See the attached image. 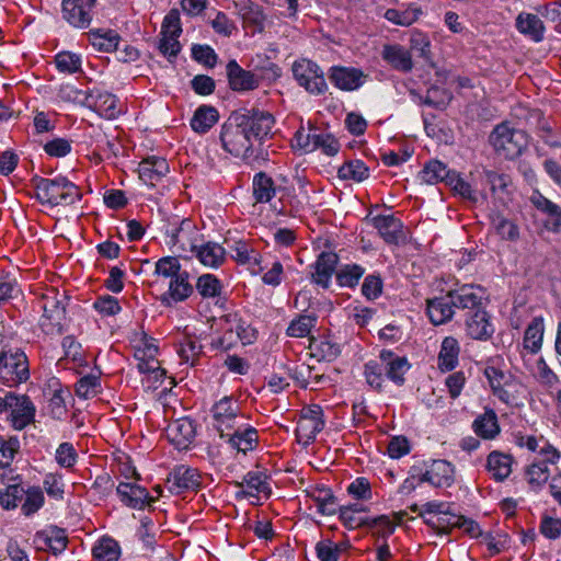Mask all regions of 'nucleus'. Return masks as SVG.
<instances>
[{
	"label": "nucleus",
	"mask_w": 561,
	"mask_h": 561,
	"mask_svg": "<svg viewBox=\"0 0 561 561\" xmlns=\"http://www.w3.org/2000/svg\"><path fill=\"white\" fill-rule=\"evenodd\" d=\"M36 407L25 393L0 391V415L15 431H22L35 421Z\"/></svg>",
	"instance_id": "obj_1"
},
{
	"label": "nucleus",
	"mask_w": 561,
	"mask_h": 561,
	"mask_svg": "<svg viewBox=\"0 0 561 561\" xmlns=\"http://www.w3.org/2000/svg\"><path fill=\"white\" fill-rule=\"evenodd\" d=\"M36 198L49 206L71 205L81 199L79 187L64 176L35 180Z\"/></svg>",
	"instance_id": "obj_2"
},
{
	"label": "nucleus",
	"mask_w": 561,
	"mask_h": 561,
	"mask_svg": "<svg viewBox=\"0 0 561 561\" xmlns=\"http://www.w3.org/2000/svg\"><path fill=\"white\" fill-rule=\"evenodd\" d=\"M490 144L500 157L513 160L527 148L528 139L525 131L502 123L492 130Z\"/></svg>",
	"instance_id": "obj_3"
},
{
	"label": "nucleus",
	"mask_w": 561,
	"mask_h": 561,
	"mask_svg": "<svg viewBox=\"0 0 561 561\" xmlns=\"http://www.w3.org/2000/svg\"><path fill=\"white\" fill-rule=\"evenodd\" d=\"M65 296L54 289L47 290L39 299L43 314L39 327L47 335H59L64 331L66 320Z\"/></svg>",
	"instance_id": "obj_4"
},
{
	"label": "nucleus",
	"mask_w": 561,
	"mask_h": 561,
	"mask_svg": "<svg viewBox=\"0 0 561 561\" xmlns=\"http://www.w3.org/2000/svg\"><path fill=\"white\" fill-rule=\"evenodd\" d=\"M220 141L222 148L234 157L243 159L252 156V140L238 116L230 117L221 127Z\"/></svg>",
	"instance_id": "obj_5"
},
{
	"label": "nucleus",
	"mask_w": 561,
	"mask_h": 561,
	"mask_svg": "<svg viewBox=\"0 0 561 561\" xmlns=\"http://www.w3.org/2000/svg\"><path fill=\"white\" fill-rule=\"evenodd\" d=\"M30 377L28 360L20 348L0 352V382L14 387Z\"/></svg>",
	"instance_id": "obj_6"
},
{
	"label": "nucleus",
	"mask_w": 561,
	"mask_h": 561,
	"mask_svg": "<svg viewBox=\"0 0 561 561\" xmlns=\"http://www.w3.org/2000/svg\"><path fill=\"white\" fill-rule=\"evenodd\" d=\"M213 426L219 436L230 430L239 428V423L247 421L248 416L241 411L239 402L231 396H226L215 402L211 408Z\"/></svg>",
	"instance_id": "obj_7"
},
{
	"label": "nucleus",
	"mask_w": 561,
	"mask_h": 561,
	"mask_svg": "<svg viewBox=\"0 0 561 561\" xmlns=\"http://www.w3.org/2000/svg\"><path fill=\"white\" fill-rule=\"evenodd\" d=\"M293 75L298 84L311 94H322L327 90V82L320 67L309 60L300 59L293 64Z\"/></svg>",
	"instance_id": "obj_8"
},
{
	"label": "nucleus",
	"mask_w": 561,
	"mask_h": 561,
	"mask_svg": "<svg viewBox=\"0 0 561 561\" xmlns=\"http://www.w3.org/2000/svg\"><path fill=\"white\" fill-rule=\"evenodd\" d=\"M324 427L323 411L318 404L305 407L296 427L297 439L302 445H309Z\"/></svg>",
	"instance_id": "obj_9"
},
{
	"label": "nucleus",
	"mask_w": 561,
	"mask_h": 561,
	"mask_svg": "<svg viewBox=\"0 0 561 561\" xmlns=\"http://www.w3.org/2000/svg\"><path fill=\"white\" fill-rule=\"evenodd\" d=\"M159 348L153 339H144L135 346V358L137 368L141 374L153 375L154 380L165 377L167 371L160 366L157 359Z\"/></svg>",
	"instance_id": "obj_10"
},
{
	"label": "nucleus",
	"mask_w": 561,
	"mask_h": 561,
	"mask_svg": "<svg viewBox=\"0 0 561 561\" xmlns=\"http://www.w3.org/2000/svg\"><path fill=\"white\" fill-rule=\"evenodd\" d=\"M529 201L541 216L542 229L554 234L561 233V207L539 191H534Z\"/></svg>",
	"instance_id": "obj_11"
},
{
	"label": "nucleus",
	"mask_w": 561,
	"mask_h": 561,
	"mask_svg": "<svg viewBox=\"0 0 561 561\" xmlns=\"http://www.w3.org/2000/svg\"><path fill=\"white\" fill-rule=\"evenodd\" d=\"M201 483L198 470L185 465L174 467L167 479V486L172 494L196 491Z\"/></svg>",
	"instance_id": "obj_12"
},
{
	"label": "nucleus",
	"mask_w": 561,
	"mask_h": 561,
	"mask_svg": "<svg viewBox=\"0 0 561 561\" xmlns=\"http://www.w3.org/2000/svg\"><path fill=\"white\" fill-rule=\"evenodd\" d=\"M239 122L243 124L249 136L255 139H264L271 135L275 124L274 116L265 111L249 110L243 114H237Z\"/></svg>",
	"instance_id": "obj_13"
},
{
	"label": "nucleus",
	"mask_w": 561,
	"mask_h": 561,
	"mask_svg": "<svg viewBox=\"0 0 561 561\" xmlns=\"http://www.w3.org/2000/svg\"><path fill=\"white\" fill-rule=\"evenodd\" d=\"M419 483L427 482L435 488H448L455 481V468L447 460H434L420 476H412Z\"/></svg>",
	"instance_id": "obj_14"
},
{
	"label": "nucleus",
	"mask_w": 561,
	"mask_h": 561,
	"mask_svg": "<svg viewBox=\"0 0 561 561\" xmlns=\"http://www.w3.org/2000/svg\"><path fill=\"white\" fill-rule=\"evenodd\" d=\"M85 102L89 107L106 119H114L122 113L117 98L104 90L94 88L87 93Z\"/></svg>",
	"instance_id": "obj_15"
},
{
	"label": "nucleus",
	"mask_w": 561,
	"mask_h": 561,
	"mask_svg": "<svg viewBox=\"0 0 561 561\" xmlns=\"http://www.w3.org/2000/svg\"><path fill=\"white\" fill-rule=\"evenodd\" d=\"M95 0H62V16L75 27L85 28L92 20Z\"/></svg>",
	"instance_id": "obj_16"
},
{
	"label": "nucleus",
	"mask_w": 561,
	"mask_h": 561,
	"mask_svg": "<svg viewBox=\"0 0 561 561\" xmlns=\"http://www.w3.org/2000/svg\"><path fill=\"white\" fill-rule=\"evenodd\" d=\"M368 76L363 70L354 67H332L329 79L340 90L354 91L360 88Z\"/></svg>",
	"instance_id": "obj_17"
},
{
	"label": "nucleus",
	"mask_w": 561,
	"mask_h": 561,
	"mask_svg": "<svg viewBox=\"0 0 561 561\" xmlns=\"http://www.w3.org/2000/svg\"><path fill=\"white\" fill-rule=\"evenodd\" d=\"M226 438L227 443L238 451L245 454L249 450H253L257 445L259 434L257 431L248 424L245 421L239 423V428L230 430L220 436Z\"/></svg>",
	"instance_id": "obj_18"
},
{
	"label": "nucleus",
	"mask_w": 561,
	"mask_h": 561,
	"mask_svg": "<svg viewBox=\"0 0 561 561\" xmlns=\"http://www.w3.org/2000/svg\"><path fill=\"white\" fill-rule=\"evenodd\" d=\"M229 87L237 92L251 91L260 85V78L243 69L234 59L226 66Z\"/></svg>",
	"instance_id": "obj_19"
},
{
	"label": "nucleus",
	"mask_w": 561,
	"mask_h": 561,
	"mask_svg": "<svg viewBox=\"0 0 561 561\" xmlns=\"http://www.w3.org/2000/svg\"><path fill=\"white\" fill-rule=\"evenodd\" d=\"M373 226L380 237L389 244H398L405 240L403 224L393 215H378L371 219Z\"/></svg>",
	"instance_id": "obj_20"
},
{
	"label": "nucleus",
	"mask_w": 561,
	"mask_h": 561,
	"mask_svg": "<svg viewBox=\"0 0 561 561\" xmlns=\"http://www.w3.org/2000/svg\"><path fill=\"white\" fill-rule=\"evenodd\" d=\"M194 291L188 280V273L178 275L174 279H170L169 288L160 296V302L164 307H173L179 302L185 301Z\"/></svg>",
	"instance_id": "obj_21"
},
{
	"label": "nucleus",
	"mask_w": 561,
	"mask_h": 561,
	"mask_svg": "<svg viewBox=\"0 0 561 561\" xmlns=\"http://www.w3.org/2000/svg\"><path fill=\"white\" fill-rule=\"evenodd\" d=\"M196 434L194 422L182 417L171 422L167 427V436L178 449H186L194 440Z\"/></svg>",
	"instance_id": "obj_22"
},
{
	"label": "nucleus",
	"mask_w": 561,
	"mask_h": 561,
	"mask_svg": "<svg viewBox=\"0 0 561 561\" xmlns=\"http://www.w3.org/2000/svg\"><path fill=\"white\" fill-rule=\"evenodd\" d=\"M337 262L339 256L334 252H321L312 265V282L324 289L329 288Z\"/></svg>",
	"instance_id": "obj_23"
},
{
	"label": "nucleus",
	"mask_w": 561,
	"mask_h": 561,
	"mask_svg": "<svg viewBox=\"0 0 561 561\" xmlns=\"http://www.w3.org/2000/svg\"><path fill=\"white\" fill-rule=\"evenodd\" d=\"M379 358L388 379L398 386H402L405 380L404 375L410 368L408 359L387 350L380 352Z\"/></svg>",
	"instance_id": "obj_24"
},
{
	"label": "nucleus",
	"mask_w": 561,
	"mask_h": 561,
	"mask_svg": "<svg viewBox=\"0 0 561 561\" xmlns=\"http://www.w3.org/2000/svg\"><path fill=\"white\" fill-rule=\"evenodd\" d=\"M467 334L474 340H488L494 333V327L490 320L489 313L482 309L469 313L466 320Z\"/></svg>",
	"instance_id": "obj_25"
},
{
	"label": "nucleus",
	"mask_w": 561,
	"mask_h": 561,
	"mask_svg": "<svg viewBox=\"0 0 561 561\" xmlns=\"http://www.w3.org/2000/svg\"><path fill=\"white\" fill-rule=\"evenodd\" d=\"M116 493L124 505L135 510H142L153 501L145 488L135 483L121 482L116 488Z\"/></svg>",
	"instance_id": "obj_26"
},
{
	"label": "nucleus",
	"mask_w": 561,
	"mask_h": 561,
	"mask_svg": "<svg viewBox=\"0 0 561 561\" xmlns=\"http://www.w3.org/2000/svg\"><path fill=\"white\" fill-rule=\"evenodd\" d=\"M381 57L392 69L400 72H410L414 66L411 53L400 44L383 45Z\"/></svg>",
	"instance_id": "obj_27"
},
{
	"label": "nucleus",
	"mask_w": 561,
	"mask_h": 561,
	"mask_svg": "<svg viewBox=\"0 0 561 561\" xmlns=\"http://www.w3.org/2000/svg\"><path fill=\"white\" fill-rule=\"evenodd\" d=\"M454 299L449 291L445 296L427 300V316L434 325H440L451 320L454 316Z\"/></svg>",
	"instance_id": "obj_28"
},
{
	"label": "nucleus",
	"mask_w": 561,
	"mask_h": 561,
	"mask_svg": "<svg viewBox=\"0 0 561 561\" xmlns=\"http://www.w3.org/2000/svg\"><path fill=\"white\" fill-rule=\"evenodd\" d=\"M169 171L164 158L148 157L138 167L139 179L149 186H154Z\"/></svg>",
	"instance_id": "obj_29"
},
{
	"label": "nucleus",
	"mask_w": 561,
	"mask_h": 561,
	"mask_svg": "<svg viewBox=\"0 0 561 561\" xmlns=\"http://www.w3.org/2000/svg\"><path fill=\"white\" fill-rule=\"evenodd\" d=\"M231 252L232 259L238 264L248 265L253 274H257L263 270L261 266L262 256L249 241H234L231 247Z\"/></svg>",
	"instance_id": "obj_30"
},
{
	"label": "nucleus",
	"mask_w": 561,
	"mask_h": 561,
	"mask_svg": "<svg viewBox=\"0 0 561 561\" xmlns=\"http://www.w3.org/2000/svg\"><path fill=\"white\" fill-rule=\"evenodd\" d=\"M192 253L206 267L216 268L220 266L226 257V250L216 242H204L192 244Z\"/></svg>",
	"instance_id": "obj_31"
},
{
	"label": "nucleus",
	"mask_w": 561,
	"mask_h": 561,
	"mask_svg": "<svg viewBox=\"0 0 561 561\" xmlns=\"http://www.w3.org/2000/svg\"><path fill=\"white\" fill-rule=\"evenodd\" d=\"M234 8L244 24L253 26L257 32L264 30L266 15L260 4L252 0H234Z\"/></svg>",
	"instance_id": "obj_32"
},
{
	"label": "nucleus",
	"mask_w": 561,
	"mask_h": 561,
	"mask_svg": "<svg viewBox=\"0 0 561 561\" xmlns=\"http://www.w3.org/2000/svg\"><path fill=\"white\" fill-rule=\"evenodd\" d=\"M168 237L170 238L169 244L172 247L178 245L179 249L186 251L192 250V244H195L192 236L197 234L195 225L190 219H183L180 225L168 229Z\"/></svg>",
	"instance_id": "obj_33"
},
{
	"label": "nucleus",
	"mask_w": 561,
	"mask_h": 561,
	"mask_svg": "<svg viewBox=\"0 0 561 561\" xmlns=\"http://www.w3.org/2000/svg\"><path fill=\"white\" fill-rule=\"evenodd\" d=\"M455 170L448 169V167L437 159L427 161L423 169L419 173V180L421 183L434 185L437 183H445L447 185L449 175Z\"/></svg>",
	"instance_id": "obj_34"
},
{
	"label": "nucleus",
	"mask_w": 561,
	"mask_h": 561,
	"mask_svg": "<svg viewBox=\"0 0 561 561\" xmlns=\"http://www.w3.org/2000/svg\"><path fill=\"white\" fill-rule=\"evenodd\" d=\"M447 186L451 190L454 195H457L471 204H478L480 201H486V195L473 190L471 184L468 183L457 171H454L451 175H449Z\"/></svg>",
	"instance_id": "obj_35"
},
{
	"label": "nucleus",
	"mask_w": 561,
	"mask_h": 561,
	"mask_svg": "<svg viewBox=\"0 0 561 561\" xmlns=\"http://www.w3.org/2000/svg\"><path fill=\"white\" fill-rule=\"evenodd\" d=\"M512 462L510 455L494 450L486 458V470L495 481L502 482L511 474Z\"/></svg>",
	"instance_id": "obj_36"
},
{
	"label": "nucleus",
	"mask_w": 561,
	"mask_h": 561,
	"mask_svg": "<svg viewBox=\"0 0 561 561\" xmlns=\"http://www.w3.org/2000/svg\"><path fill=\"white\" fill-rule=\"evenodd\" d=\"M478 291H481L479 287L463 285L458 289L449 290V294L453 296L455 308L472 309L474 311L481 308L482 305V297Z\"/></svg>",
	"instance_id": "obj_37"
},
{
	"label": "nucleus",
	"mask_w": 561,
	"mask_h": 561,
	"mask_svg": "<svg viewBox=\"0 0 561 561\" xmlns=\"http://www.w3.org/2000/svg\"><path fill=\"white\" fill-rule=\"evenodd\" d=\"M460 346L454 336H446L440 345L437 366L442 371H450L458 365Z\"/></svg>",
	"instance_id": "obj_38"
},
{
	"label": "nucleus",
	"mask_w": 561,
	"mask_h": 561,
	"mask_svg": "<svg viewBox=\"0 0 561 561\" xmlns=\"http://www.w3.org/2000/svg\"><path fill=\"white\" fill-rule=\"evenodd\" d=\"M472 430L483 439H494L501 431L496 413L491 409L485 410L473 421Z\"/></svg>",
	"instance_id": "obj_39"
},
{
	"label": "nucleus",
	"mask_w": 561,
	"mask_h": 561,
	"mask_svg": "<svg viewBox=\"0 0 561 561\" xmlns=\"http://www.w3.org/2000/svg\"><path fill=\"white\" fill-rule=\"evenodd\" d=\"M484 375L493 393L503 402H508L510 394L504 388L511 382L512 376L494 365H486Z\"/></svg>",
	"instance_id": "obj_40"
},
{
	"label": "nucleus",
	"mask_w": 561,
	"mask_h": 561,
	"mask_svg": "<svg viewBox=\"0 0 561 561\" xmlns=\"http://www.w3.org/2000/svg\"><path fill=\"white\" fill-rule=\"evenodd\" d=\"M219 119V113L211 105H201L191 118V127L197 134H206Z\"/></svg>",
	"instance_id": "obj_41"
},
{
	"label": "nucleus",
	"mask_w": 561,
	"mask_h": 561,
	"mask_svg": "<svg viewBox=\"0 0 561 561\" xmlns=\"http://www.w3.org/2000/svg\"><path fill=\"white\" fill-rule=\"evenodd\" d=\"M543 333V319L541 317H535L525 330L523 339L524 348L531 354H537L542 346Z\"/></svg>",
	"instance_id": "obj_42"
},
{
	"label": "nucleus",
	"mask_w": 561,
	"mask_h": 561,
	"mask_svg": "<svg viewBox=\"0 0 561 561\" xmlns=\"http://www.w3.org/2000/svg\"><path fill=\"white\" fill-rule=\"evenodd\" d=\"M252 191L256 203H268L276 194L274 180L265 172H259L253 176Z\"/></svg>",
	"instance_id": "obj_43"
},
{
	"label": "nucleus",
	"mask_w": 561,
	"mask_h": 561,
	"mask_svg": "<svg viewBox=\"0 0 561 561\" xmlns=\"http://www.w3.org/2000/svg\"><path fill=\"white\" fill-rule=\"evenodd\" d=\"M37 540L42 543L43 549H47L54 554L61 553L68 543L66 531L58 527H53L38 534Z\"/></svg>",
	"instance_id": "obj_44"
},
{
	"label": "nucleus",
	"mask_w": 561,
	"mask_h": 561,
	"mask_svg": "<svg viewBox=\"0 0 561 561\" xmlns=\"http://www.w3.org/2000/svg\"><path fill=\"white\" fill-rule=\"evenodd\" d=\"M337 176L344 181L359 183L369 178V168L359 159L347 160L339 168Z\"/></svg>",
	"instance_id": "obj_45"
},
{
	"label": "nucleus",
	"mask_w": 561,
	"mask_h": 561,
	"mask_svg": "<svg viewBox=\"0 0 561 561\" xmlns=\"http://www.w3.org/2000/svg\"><path fill=\"white\" fill-rule=\"evenodd\" d=\"M516 27L520 33L530 36L535 42H540L543 38V23L535 14L520 13L516 19Z\"/></svg>",
	"instance_id": "obj_46"
},
{
	"label": "nucleus",
	"mask_w": 561,
	"mask_h": 561,
	"mask_svg": "<svg viewBox=\"0 0 561 561\" xmlns=\"http://www.w3.org/2000/svg\"><path fill=\"white\" fill-rule=\"evenodd\" d=\"M310 499L316 503L321 515H334L337 513L335 496L328 488H314L308 492Z\"/></svg>",
	"instance_id": "obj_47"
},
{
	"label": "nucleus",
	"mask_w": 561,
	"mask_h": 561,
	"mask_svg": "<svg viewBox=\"0 0 561 561\" xmlns=\"http://www.w3.org/2000/svg\"><path fill=\"white\" fill-rule=\"evenodd\" d=\"M238 486L247 488V491H243L249 496H255L260 493L268 495L271 490L268 483L266 481V476L260 471H250L244 477L242 482L237 483Z\"/></svg>",
	"instance_id": "obj_48"
},
{
	"label": "nucleus",
	"mask_w": 561,
	"mask_h": 561,
	"mask_svg": "<svg viewBox=\"0 0 561 561\" xmlns=\"http://www.w3.org/2000/svg\"><path fill=\"white\" fill-rule=\"evenodd\" d=\"M365 511L366 508L359 504L341 506L337 510L340 519L348 529H357L369 524L368 517H363L359 515Z\"/></svg>",
	"instance_id": "obj_49"
},
{
	"label": "nucleus",
	"mask_w": 561,
	"mask_h": 561,
	"mask_svg": "<svg viewBox=\"0 0 561 561\" xmlns=\"http://www.w3.org/2000/svg\"><path fill=\"white\" fill-rule=\"evenodd\" d=\"M92 554L96 561H117L121 554V548L116 540L110 537H103L94 545Z\"/></svg>",
	"instance_id": "obj_50"
},
{
	"label": "nucleus",
	"mask_w": 561,
	"mask_h": 561,
	"mask_svg": "<svg viewBox=\"0 0 561 561\" xmlns=\"http://www.w3.org/2000/svg\"><path fill=\"white\" fill-rule=\"evenodd\" d=\"M233 332L243 345L252 344L256 340V330L245 321L238 320L234 327H231L229 330H227L224 336L220 339V344L224 348L230 347L231 343H228L227 345L224 343L227 339L231 340Z\"/></svg>",
	"instance_id": "obj_51"
},
{
	"label": "nucleus",
	"mask_w": 561,
	"mask_h": 561,
	"mask_svg": "<svg viewBox=\"0 0 561 561\" xmlns=\"http://www.w3.org/2000/svg\"><path fill=\"white\" fill-rule=\"evenodd\" d=\"M25 489L15 481L8 482V485L0 490V506L4 510H13L23 500Z\"/></svg>",
	"instance_id": "obj_52"
},
{
	"label": "nucleus",
	"mask_w": 561,
	"mask_h": 561,
	"mask_svg": "<svg viewBox=\"0 0 561 561\" xmlns=\"http://www.w3.org/2000/svg\"><path fill=\"white\" fill-rule=\"evenodd\" d=\"M309 348L319 360L332 362L340 354V347L328 340H310Z\"/></svg>",
	"instance_id": "obj_53"
},
{
	"label": "nucleus",
	"mask_w": 561,
	"mask_h": 561,
	"mask_svg": "<svg viewBox=\"0 0 561 561\" xmlns=\"http://www.w3.org/2000/svg\"><path fill=\"white\" fill-rule=\"evenodd\" d=\"M317 323V317L312 314H300L288 325L286 333L290 337H306Z\"/></svg>",
	"instance_id": "obj_54"
},
{
	"label": "nucleus",
	"mask_w": 561,
	"mask_h": 561,
	"mask_svg": "<svg viewBox=\"0 0 561 561\" xmlns=\"http://www.w3.org/2000/svg\"><path fill=\"white\" fill-rule=\"evenodd\" d=\"M422 11L420 8H408L403 11L397 9H388L385 12V19L389 22L401 25L410 26L419 20Z\"/></svg>",
	"instance_id": "obj_55"
},
{
	"label": "nucleus",
	"mask_w": 561,
	"mask_h": 561,
	"mask_svg": "<svg viewBox=\"0 0 561 561\" xmlns=\"http://www.w3.org/2000/svg\"><path fill=\"white\" fill-rule=\"evenodd\" d=\"M365 273V268L357 264H346L335 274L336 280L342 287H354Z\"/></svg>",
	"instance_id": "obj_56"
},
{
	"label": "nucleus",
	"mask_w": 561,
	"mask_h": 561,
	"mask_svg": "<svg viewBox=\"0 0 561 561\" xmlns=\"http://www.w3.org/2000/svg\"><path fill=\"white\" fill-rule=\"evenodd\" d=\"M56 68L64 73L72 75L81 71L80 55L71 51H60L55 56Z\"/></svg>",
	"instance_id": "obj_57"
},
{
	"label": "nucleus",
	"mask_w": 561,
	"mask_h": 561,
	"mask_svg": "<svg viewBox=\"0 0 561 561\" xmlns=\"http://www.w3.org/2000/svg\"><path fill=\"white\" fill-rule=\"evenodd\" d=\"M549 477L550 470L545 462L533 461L526 471L527 481L535 490L541 488Z\"/></svg>",
	"instance_id": "obj_58"
},
{
	"label": "nucleus",
	"mask_w": 561,
	"mask_h": 561,
	"mask_svg": "<svg viewBox=\"0 0 561 561\" xmlns=\"http://www.w3.org/2000/svg\"><path fill=\"white\" fill-rule=\"evenodd\" d=\"M196 289L203 298H215L221 293V284L216 276L204 274L197 278Z\"/></svg>",
	"instance_id": "obj_59"
},
{
	"label": "nucleus",
	"mask_w": 561,
	"mask_h": 561,
	"mask_svg": "<svg viewBox=\"0 0 561 561\" xmlns=\"http://www.w3.org/2000/svg\"><path fill=\"white\" fill-rule=\"evenodd\" d=\"M24 502L22 504V512L24 515L30 516L36 513L44 505V494L41 488L33 486L25 490Z\"/></svg>",
	"instance_id": "obj_60"
},
{
	"label": "nucleus",
	"mask_w": 561,
	"mask_h": 561,
	"mask_svg": "<svg viewBox=\"0 0 561 561\" xmlns=\"http://www.w3.org/2000/svg\"><path fill=\"white\" fill-rule=\"evenodd\" d=\"M340 148L339 140L332 134L318 129L313 142V151L319 149L327 156H335L340 151Z\"/></svg>",
	"instance_id": "obj_61"
},
{
	"label": "nucleus",
	"mask_w": 561,
	"mask_h": 561,
	"mask_svg": "<svg viewBox=\"0 0 561 561\" xmlns=\"http://www.w3.org/2000/svg\"><path fill=\"white\" fill-rule=\"evenodd\" d=\"M43 486L47 495L56 501L64 500L65 483L59 473H47L43 480Z\"/></svg>",
	"instance_id": "obj_62"
},
{
	"label": "nucleus",
	"mask_w": 561,
	"mask_h": 561,
	"mask_svg": "<svg viewBox=\"0 0 561 561\" xmlns=\"http://www.w3.org/2000/svg\"><path fill=\"white\" fill-rule=\"evenodd\" d=\"M535 377L547 389H553L559 382L558 375L548 366L543 357H539L536 362Z\"/></svg>",
	"instance_id": "obj_63"
},
{
	"label": "nucleus",
	"mask_w": 561,
	"mask_h": 561,
	"mask_svg": "<svg viewBox=\"0 0 561 561\" xmlns=\"http://www.w3.org/2000/svg\"><path fill=\"white\" fill-rule=\"evenodd\" d=\"M493 227L496 233L504 240L516 241L519 238V228L518 226L502 216H496L493 218Z\"/></svg>",
	"instance_id": "obj_64"
}]
</instances>
